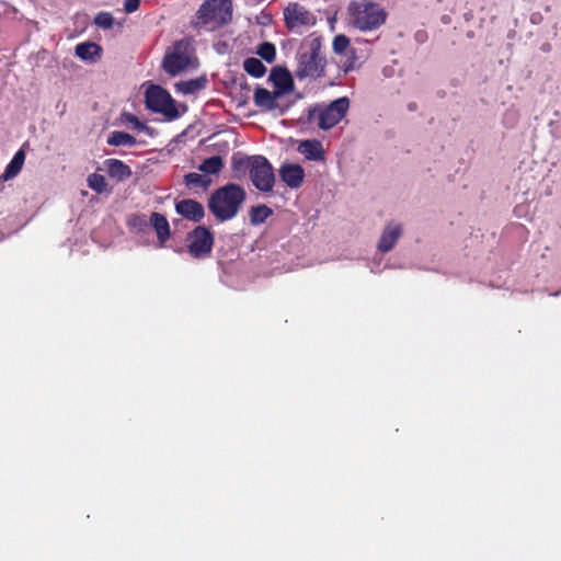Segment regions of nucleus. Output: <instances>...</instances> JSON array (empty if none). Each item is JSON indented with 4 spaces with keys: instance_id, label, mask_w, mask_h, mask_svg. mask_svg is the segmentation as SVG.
<instances>
[{
    "instance_id": "10",
    "label": "nucleus",
    "mask_w": 561,
    "mask_h": 561,
    "mask_svg": "<svg viewBox=\"0 0 561 561\" xmlns=\"http://www.w3.org/2000/svg\"><path fill=\"white\" fill-rule=\"evenodd\" d=\"M214 243L211 233L205 227H197L190 244V252L194 256H201L210 252Z\"/></svg>"
},
{
    "instance_id": "29",
    "label": "nucleus",
    "mask_w": 561,
    "mask_h": 561,
    "mask_svg": "<svg viewBox=\"0 0 561 561\" xmlns=\"http://www.w3.org/2000/svg\"><path fill=\"white\" fill-rule=\"evenodd\" d=\"M94 23L100 27V28H103V30H108L113 26L114 24V18L111 13L108 12H100L95 19H94Z\"/></svg>"
},
{
    "instance_id": "19",
    "label": "nucleus",
    "mask_w": 561,
    "mask_h": 561,
    "mask_svg": "<svg viewBox=\"0 0 561 561\" xmlns=\"http://www.w3.org/2000/svg\"><path fill=\"white\" fill-rule=\"evenodd\" d=\"M25 160V154L23 150H19L10 163L7 165L4 173L1 175V180L9 181L16 176L21 171L23 163Z\"/></svg>"
},
{
    "instance_id": "33",
    "label": "nucleus",
    "mask_w": 561,
    "mask_h": 561,
    "mask_svg": "<svg viewBox=\"0 0 561 561\" xmlns=\"http://www.w3.org/2000/svg\"><path fill=\"white\" fill-rule=\"evenodd\" d=\"M353 67V64L351 62L348 66H346V69L345 70H348L350 68Z\"/></svg>"
},
{
    "instance_id": "16",
    "label": "nucleus",
    "mask_w": 561,
    "mask_h": 561,
    "mask_svg": "<svg viewBox=\"0 0 561 561\" xmlns=\"http://www.w3.org/2000/svg\"><path fill=\"white\" fill-rule=\"evenodd\" d=\"M297 149L308 160L318 161L324 159V150L319 140H304L299 144Z\"/></svg>"
},
{
    "instance_id": "28",
    "label": "nucleus",
    "mask_w": 561,
    "mask_h": 561,
    "mask_svg": "<svg viewBox=\"0 0 561 561\" xmlns=\"http://www.w3.org/2000/svg\"><path fill=\"white\" fill-rule=\"evenodd\" d=\"M257 55L267 62H273L276 56L275 46L272 43L265 42L259 46Z\"/></svg>"
},
{
    "instance_id": "30",
    "label": "nucleus",
    "mask_w": 561,
    "mask_h": 561,
    "mask_svg": "<svg viewBox=\"0 0 561 561\" xmlns=\"http://www.w3.org/2000/svg\"><path fill=\"white\" fill-rule=\"evenodd\" d=\"M185 183L190 186H207L209 181L199 173H188L184 176Z\"/></svg>"
},
{
    "instance_id": "8",
    "label": "nucleus",
    "mask_w": 561,
    "mask_h": 561,
    "mask_svg": "<svg viewBox=\"0 0 561 561\" xmlns=\"http://www.w3.org/2000/svg\"><path fill=\"white\" fill-rule=\"evenodd\" d=\"M284 19L289 28L312 25L314 23L312 13L296 2L288 3L284 9Z\"/></svg>"
},
{
    "instance_id": "3",
    "label": "nucleus",
    "mask_w": 561,
    "mask_h": 561,
    "mask_svg": "<svg viewBox=\"0 0 561 561\" xmlns=\"http://www.w3.org/2000/svg\"><path fill=\"white\" fill-rule=\"evenodd\" d=\"M197 59L190 41L181 39L175 42L165 53L162 67L171 76H176L182 71L196 69Z\"/></svg>"
},
{
    "instance_id": "11",
    "label": "nucleus",
    "mask_w": 561,
    "mask_h": 561,
    "mask_svg": "<svg viewBox=\"0 0 561 561\" xmlns=\"http://www.w3.org/2000/svg\"><path fill=\"white\" fill-rule=\"evenodd\" d=\"M279 176L290 188H297L304 182L305 171L299 164L287 163L279 169Z\"/></svg>"
},
{
    "instance_id": "4",
    "label": "nucleus",
    "mask_w": 561,
    "mask_h": 561,
    "mask_svg": "<svg viewBox=\"0 0 561 561\" xmlns=\"http://www.w3.org/2000/svg\"><path fill=\"white\" fill-rule=\"evenodd\" d=\"M350 107L347 98H340L331 102L325 107H316L309 111L308 119L316 123L321 129H330L334 127L346 114Z\"/></svg>"
},
{
    "instance_id": "15",
    "label": "nucleus",
    "mask_w": 561,
    "mask_h": 561,
    "mask_svg": "<svg viewBox=\"0 0 561 561\" xmlns=\"http://www.w3.org/2000/svg\"><path fill=\"white\" fill-rule=\"evenodd\" d=\"M270 80L275 85V91L282 96L284 93H287L293 88V79L290 73L283 68H275L272 70L270 75Z\"/></svg>"
},
{
    "instance_id": "14",
    "label": "nucleus",
    "mask_w": 561,
    "mask_h": 561,
    "mask_svg": "<svg viewBox=\"0 0 561 561\" xmlns=\"http://www.w3.org/2000/svg\"><path fill=\"white\" fill-rule=\"evenodd\" d=\"M104 169L112 179L118 182L129 179L133 174L130 168L126 163L113 158L104 161Z\"/></svg>"
},
{
    "instance_id": "1",
    "label": "nucleus",
    "mask_w": 561,
    "mask_h": 561,
    "mask_svg": "<svg viewBox=\"0 0 561 561\" xmlns=\"http://www.w3.org/2000/svg\"><path fill=\"white\" fill-rule=\"evenodd\" d=\"M247 198L243 187L228 183L215 190L208 198V209L219 221L233 219Z\"/></svg>"
},
{
    "instance_id": "21",
    "label": "nucleus",
    "mask_w": 561,
    "mask_h": 561,
    "mask_svg": "<svg viewBox=\"0 0 561 561\" xmlns=\"http://www.w3.org/2000/svg\"><path fill=\"white\" fill-rule=\"evenodd\" d=\"M273 215V210L266 205H257L250 208L249 216L250 222L253 226L263 224L270 216Z\"/></svg>"
},
{
    "instance_id": "32",
    "label": "nucleus",
    "mask_w": 561,
    "mask_h": 561,
    "mask_svg": "<svg viewBox=\"0 0 561 561\" xmlns=\"http://www.w3.org/2000/svg\"><path fill=\"white\" fill-rule=\"evenodd\" d=\"M139 4H140V0H125L124 1V10L127 13H133L139 8Z\"/></svg>"
},
{
    "instance_id": "22",
    "label": "nucleus",
    "mask_w": 561,
    "mask_h": 561,
    "mask_svg": "<svg viewBox=\"0 0 561 561\" xmlns=\"http://www.w3.org/2000/svg\"><path fill=\"white\" fill-rule=\"evenodd\" d=\"M110 146L131 147L136 144V138L125 131H112L107 138Z\"/></svg>"
},
{
    "instance_id": "7",
    "label": "nucleus",
    "mask_w": 561,
    "mask_h": 561,
    "mask_svg": "<svg viewBox=\"0 0 561 561\" xmlns=\"http://www.w3.org/2000/svg\"><path fill=\"white\" fill-rule=\"evenodd\" d=\"M146 105L149 110L162 114L168 119L179 116L174 100L170 93L159 85H151L146 91Z\"/></svg>"
},
{
    "instance_id": "27",
    "label": "nucleus",
    "mask_w": 561,
    "mask_h": 561,
    "mask_svg": "<svg viewBox=\"0 0 561 561\" xmlns=\"http://www.w3.org/2000/svg\"><path fill=\"white\" fill-rule=\"evenodd\" d=\"M332 48L335 54H347L350 49V39L343 34H339L333 38Z\"/></svg>"
},
{
    "instance_id": "31",
    "label": "nucleus",
    "mask_w": 561,
    "mask_h": 561,
    "mask_svg": "<svg viewBox=\"0 0 561 561\" xmlns=\"http://www.w3.org/2000/svg\"><path fill=\"white\" fill-rule=\"evenodd\" d=\"M125 119L138 130L147 129V126L133 114H124Z\"/></svg>"
},
{
    "instance_id": "26",
    "label": "nucleus",
    "mask_w": 561,
    "mask_h": 561,
    "mask_svg": "<svg viewBox=\"0 0 561 561\" xmlns=\"http://www.w3.org/2000/svg\"><path fill=\"white\" fill-rule=\"evenodd\" d=\"M88 186L96 192L98 194H102L108 191L106 180L103 175L98 173H91L87 179Z\"/></svg>"
},
{
    "instance_id": "24",
    "label": "nucleus",
    "mask_w": 561,
    "mask_h": 561,
    "mask_svg": "<svg viewBox=\"0 0 561 561\" xmlns=\"http://www.w3.org/2000/svg\"><path fill=\"white\" fill-rule=\"evenodd\" d=\"M224 167V161L220 156H213L210 158L205 159L198 170L206 174H217Z\"/></svg>"
},
{
    "instance_id": "6",
    "label": "nucleus",
    "mask_w": 561,
    "mask_h": 561,
    "mask_svg": "<svg viewBox=\"0 0 561 561\" xmlns=\"http://www.w3.org/2000/svg\"><path fill=\"white\" fill-rule=\"evenodd\" d=\"M249 175L254 187L263 193L273 191L275 175L268 160L262 156H255L249 160Z\"/></svg>"
},
{
    "instance_id": "13",
    "label": "nucleus",
    "mask_w": 561,
    "mask_h": 561,
    "mask_svg": "<svg viewBox=\"0 0 561 561\" xmlns=\"http://www.w3.org/2000/svg\"><path fill=\"white\" fill-rule=\"evenodd\" d=\"M175 209L180 215L193 221H199L205 215L203 205L194 199L179 202Z\"/></svg>"
},
{
    "instance_id": "20",
    "label": "nucleus",
    "mask_w": 561,
    "mask_h": 561,
    "mask_svg": "<svg viewBox=\"0 0 561 561\" xmlns=\"http://www.w3.org/2000/svg\"><path fill=\"white\" fill-rule=\"evenodd\" d=\"M150 224L154 228L159 240L164 242L170 236V226L167 218L159 213H153L150 217Z\"/></svg>"
},
{
    "instance_id": "17",
    "label": "nucleus",
    "mask_w": 561,
    "mask_h": 561,
    "mask_svg": "<svg viewBox=\"0 0 561 561\" xmlns=\"http://www.w3.org/2000/svg\"><path fill=\"white\" fill-rule=\"evenodd\" d=\"M101 51V47L93 42H84L76 46V56L87 62H95L100 58Z\"/></svg>"
},
{
    "instance_id": "18",
    "label": "nucleus",
    "mask_w": 561,
    "mask_h": 561,
    "mask_svg": "<svg viewBox=\"0 0 561 561\" xmlns=\"http://www.w3.org/2000/svg\"><path fill=\"white\" fill-rule=\"evenodd\" d=\"M279 98L280 95L276 91L271 92L264 88H257L253 96L257 106L268 111L276 108V101Z\"/></svg>"
},
{
    "instance_id": "25",
    "label": "nucleus",
    "mask_w": 561,
    "mask_h": 561,
    "mask_svg": "<svg viewBox=\"0 0 561 561\" xmlns=\"http://www.w3.org/2000/svg\"><path fill=\"white\" fill-rule=\"evenodd\" d=\"M243 67H244V70L249 75L256 77V78L262 77L266 71V68L263 65V62L260 59L254 58V57L247 58L244 60Z\"/></svg>"
},
{
    "instance_id": "12",
    "label": "nucleus",
    "mask_w": 561,
    "mask_h": 561,
    "mask_svg": "<svg viewBox=\"0 0 561 561\" xmlns=\"http://www.w3.org/2000/svg\"><path fill=\"white\" fill-rule=\"evenodd\" d=\"M401 233L402 229L400 225L393 222L387 225L379 239L377 245L378 250L383 253L389 252L397 243Z\"/></svg>"
},
{
    "instance_id": "9",
    "label": "nucleus",
    "mask_w": 561,
    "mask_h": 561,
    "mask_svg": "<svg viewBox=\"0 0 561 561\" xmlns=\"http://www.w3.org/2000/svg\"><path fill=\"white\" fill-rule=\"evenodd\" d=\"M324 67L323 59L317 53L302 54L299 57L296 76L302 78H317L321 75Z\"/></svg>"
},
{
    "instance_id": "2",
    "label": "nucleus",
    "mask_w": 561,
    "mask_h": 561,
    "mask_svg": "<svg viewBox=\"0 0 561 561\" xmlns=\"http://www.w3.org/2000/svg\"><path fill=\"white\" fill-rule=\"evenodd\" d=\"M386 19L383 8L370 1H353L347 7L348 24L360 32L379 28Z\"/></svg>"
},
{
    "instance_id": "23",
    "label": "nucleus",
    "mask_w": 561,
    "mask_h": 561,
    "mask_svg": "<svg viewBox=\"0 0 561 561\" xmlns=\"http://www.w3.org/2000/svg\"><path fill=\"white\" fill-rule=\"evenodd\" d=\"M206 79L197 78L187 81H180L175 84V88L179 92L183 94L194 93L205 87Z\"/></svg>"
},
{
    "instance_id": "5",
    "label": "nucleus",
    "mask_w": 561,
    "mask_h": 561,
    "mask_svg": "<svg viewBox=\"0 0 561 561\" xmlns=\"http://www.w3.org/2000/svg\"><path fill=\"white\" fill-rule=\"evenodd\" d=\"M197 19L203 24L221 26L232 19L231 0H206L197 11Z\"/></svg>"
}]
</instances>
